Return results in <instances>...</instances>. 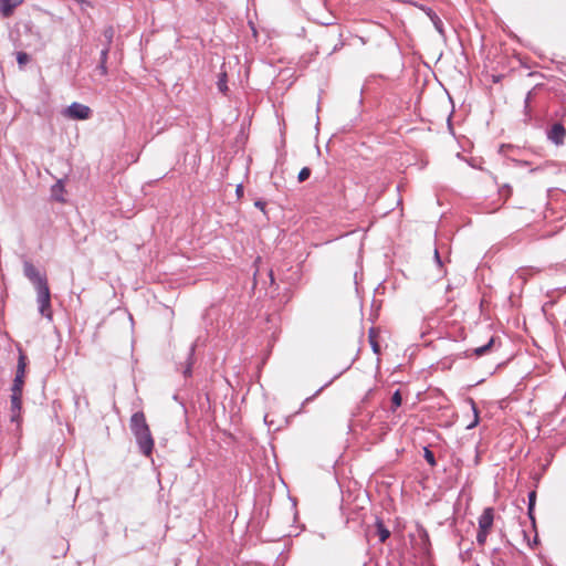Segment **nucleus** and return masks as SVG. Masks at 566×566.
<instances>
[{"label":"nucleus","mask_w":566,"mask_h":566,"mask_svg":"<svg viewBox=\"0 0 566 566\" xmlns=\"http://www.w3.org/2000/svg\"><path fill=\"white\" fill-rule=\"evenodd\" d=\"M63 116L70 119L85 120L92 116V109L86 105L74 102L63 111Z\"/></svg>","instance_id":"obj_3"},{"label":"nucleus","mask_w":566,"mask_h":566,"mask_svg":"<svg viewBox=\"0 0 566 566\" xmlns=\"http://www.w3.org/2000/svg\"><path fill=\"white\" fill-rule=\"evenodd\" d=\"M243 192H244L243 186L242 185H238L237 189H235V193H237L238 198L243 197Z\"/></svg>","instance_id":"obj_24"},{"label":"nucleus","mask_w":566,"mask_h":566,"mask_svg":"<svg viewBox=\"0 0 566 566\" xmlns=\"http://www.w3.org/2000/svg\"><path fill=\"white\" fill-rule=\"evenodd\" d=\"M402 403V397L399 390L395 391L391 397V409L395 411Z\"/></svg>","instance_id":"obj_16"},{"label":"nucleus","mask_w":566,"mask_h":566,"mask_svg":"<svg viewBox=\"0 0 566 566\" xmlns=\"http://www.w3.org/2000/svg\"><path fill=\"white\" fill-rule=\"evenodd\" d=\"M105 63L106 62H101L99 69H101L102 74H106V72H107Z\"/></svg>","instance_id":"obj_27"},{"label":"nucleus","mask_w":566,"mask_h":566,"mask_svg":"<svg viewBox=\"0 0 566 566\" xmlns=\"http://www.w3.org/2000/svg\"><path fill=\"white\" fill-rule=\"evenodd\" d=\"M140 451L146 455L150 457L154 449V439L150 433V429L144 432L135 434Z\"/></svg>","instance_id":"obj_7"},{"label":"nucleus","mask_w":566,"mask_h":566,"mask_svg":"<svg viewBox=\"0 0 566 566\" xmlns=\"http://www.w3.org/2000/svg\"><path fill=\"white\" fill-rule=\"evenodd\" d=\"M427 14L430 18V20L432 21L436 29L441 33L442 32V21L437 15V13L434 11H432L431 9H428Z\"/></svg>","instance_id":"obj_14"},{"label":"nucleus","mask_w":566,"mask_h":566,"mask_svg":"<svg viewBox=\"0 0 566 566\" xmlns=\"http://www.w3.org/2000/svg\"><path fill=\"white\" fill-rule=\"evenodd\" d=\"M423 455H424V459L426 461L431 465V467H434L436 465V459H434V454L431 450H429L428 448H424L423 449Z\"/></svg>","instance_id":"obj_18"},{"label":"nucleus","mask_w":566,"mask_h":566,"mask_svg":"<svg viewBox=\"0 0 566 566\" xmlns=\"http://www.w3.org/2000/svg\"><path fill=\"white\" fill-rule=\"evenodd\" d=\"M493 343H494V339L491 338L486 345L474 348L473 349L474 355L475 356L484 355L492 347Z\"/></svg>","instance_id":"obj_15"},{"label":"nucleus","mask_w":566,"mask_h":566,"mask_svg":"<svg viewBox=\"0 0 566 566\" xmlns=\"http://www.w3.org/2000/svg\"><path fill=\"white\" fill-rule=\"evenodd\" d=\"M30 57L25 52H18L17 61L20 66H24L29 62Z\"/></svg>","instance_id":"obj_20"},{"label":"nucleus","mask_w":566,"mask_h":566,"mask_svg":"<svg viewBox=\"0 0 566 566\" xmlns=\"http://www.w3.org/2000/svg\"><path fill=\"white\" fill-rule=\"evenodd\" d=\"M565 137L566 129L559 123H555L548 130V138L556 145H562L564 143Z\"/></svg>","instance_id":"obj_9"},{"label":"nucleus","mask_w":566,"mask_h":566,"mask_svg":"<svg viewBox=\"0 0 566 566\" xmlns=\"http://www.w3.org/2000/svg\"><path fill=\"white\" fill-rule=\"evenodd\" d=\"M378 337H379V331L375 327H371L368 332V340L373 348V352L377 355L380 354V345L378 342Z\"/></svg>","instance_id":"obj_11"},{"label":"nucleus","mask_w":566,"mask_h":566,"mask_svg":"<svg viewBox=\"0 0 566 566\" xmlns=\"http://www.w3.org/2000/svg\"><path fill=\"white\" fill-rule=\"evenodd\" d=\"M254 206L259 208L261 211L265 212L266 202L263 200H256Z\"/></svg>","instance_id":"obj_23"},{"label":"nucleus","mask_w":566,"mask_h":566,"mask_svg":"<svg viewBox=\"0 0 566 566\" xmlns=\"http://www.w3.org/2000/svg\"><path fill=\"white\" fill-rule=\"evenodd\" d=\"M495 511L493 507H486L479 516V530L476 534V542L480 546L486 543V538L492 531L494 523Z\"/></svg>","instance_id":"obj_1"},{"label":"nucleus","mask_w":566,"mask_h":566,"mask_svg":"<svg viewBox=\"0 0 566 566\" xmlns=\"http://www.w3.org/2000/svg\"><path fill=\"white\" fill-rule=\"evenodd\" d=\"M427 14L430 18V20L432 21L436 29L441 33L442 32V21L437 15V13L434 11H432L431 9H428Z\"/></svg>","instance_id":"obj_13"},{"label":"nucleus","mask_w":566,"mask_h":566,"mask_svg":"<svg viewBox=\"0 0 566 566\" xmlns=\"http://www.w3.org/2000/svg\"><path fill=\"white\" fill-rule=\"evenodd\" d=\"M376 533L379 537L380 543H385L390 536V531L385 526L384 522L380 520H377L376 522Z\"/></svg>","instance_id":"obj_12"},{"label":"nucleus","mask_w":566,"mask_h":566,"mask_svg":"<svg viewBox=\"0 0 566 566\" xmlns=\"http://www.w3.org/2000/svg\"><path fill=\"white\" fill-rule=\"evenodd\" d=\"M22 395L23 390L11 389L10 395V420L17 423L20 429L22 422Z\"/></svg>","instance_id":"obj_2"},{"label":"nucleus","mask_w":566,"mask_h":566,"mask_svg":"<svg viewBox=\"0 0 566 566\" xmlns=\"http://www.w3.org/2000/svg\"><path fill=\"white\" fill-rule=\"evenodd\" d=\"M107 53H108V49H105L102 51V54H101L102 62H106Z\"/></svg>","instance_id":"obj_25"},{"label":"nucleus","mask_w":566,"mask_h":566,"mask_svg":"<svg viewBox=\"0 0 566 566\" xmlns=\"http://www.w3.org/2000/svg\"><path fill=\"white\" fill-rule=\"evenodd\" d=\"M535 497H536V493L534 491L531 492L530 495H528V499H530L528 514H530L531 518H533L532 512H533V506H534Z\"/></svg>","instance_id":"obj_21"},{"label":"nucleus","mask_w":566,"mask_h":566,"mask_svg":"<svg viewBox=\"0 0 566 566\" xmlns=\"http://www.w3.org/2000/svg\"><path fill=\"white\" fill-rule=\"evenodd\" d=\"M25 374H27V356L23 353H20L18 359V366L15 376L11 386V389L14 390H23L25 384Z\"/></svg>","instance_id":"obj_5"},{"label":"nucleus","mask_w":566,"mask_h":566,"mask_svg":"<svg viewBox=\"0 0 566 566\" xmlns=\"http://www.w3.org/2000/svg\"><path fill=\"white\" fill-rule=\"evenodd\" d=\"M38 292V303L39 311L42 316L52 319V310H51V293L49 285H42V287L36 289Z\"/></svg>","instance_id":"obj_4"},{"label":"nucleus","mask_w":566,"mask_h":566,"mask_svg":"<svg viewBox=\"0 0 566 566\" xmlns=\"http://www.w3.org/2000/svg\"><path fill=\"white\" fill-rule=\"evenodd\" d=\"M310 176H311V169L308 167H304L298 172L297 179L300 182H303V181L307 180L310 178Z\"/></svg>","instance_id":"obj_19"},{"label":"nucleus","mask_w":566,"mask_h":566,"mask_svg":"<svg viewBox=\"0 0 566 566\" xmlns=\"http://www.w3.org/2000/svg\"><path fill=\"white\" fill-rule=\"evenodd\" d=\"M24 275L32 282L35 290L42 287V285H48V281L44 275H42L38 269L30 262H25L23 265Z\"/></svg>","instance_id":"obj_6"},{"label":"nucleus","mask_w":566,"mask_h":566,"mask_svg":"<svg viewBox=\"0 0 566 566\" xmlns=\"http://www.w3.org/2000/svg\"><path fill=\"white\" fill-rule=\"evenodd\" d=\"M104 35H105V38L107 39V41H108V42H111V41H112V39H113V35H114V30H113V28H108V29H106V30H105V32H104Z\"/></svg>","instance_id":"obj_22"},{"label":"nucleus","mask_w":566,"mask_h":566,"mask_svg":"<svg viewBox=\"0 0 566 566\" xmlns=\"http://www.w3.org/2000/svg\"><path fill=\"white\" fill-rule=\"evenodd\" d=\"M218 88L223 94H226L228 92L227 73H224V72L219 75Z\"/></svg>","instance_id":"obj_17"},{"label":"nucleus","mask_w":566,"mask_h":566,"mask_svg":"<svg viewBox=\"0 0 566 566\" xmlns=\"http://www.w3.org/2000/svg\"><path fill=\"white\" fill-rule=\"evenodd\" d=\"M130 429L134 434L149 430L144 412H135L130 418Z\"/></svg>","instance_id":"obj_8"},{"label":"nucleus","mask_w":566,"mask_h":566,"mask_svg":"<svg viewBox=\"0 0 566 566\" xmlns=\"http://www.w3.org/2000/svg\"><path fill=\"white\" fill-rule=\"evenodd\" d=\"M23 0H0V12L3 18H9L13 14L14 9L20 6Z\"/></svg>","instance_id":"obj_10"},{"label":"nucleus","mask_w":566,"mask_h":566,"mask_svg":"<svg viewBox=\"0 0 566 566\" xmlns=\"http://www.w3.org/2000/svg\"><path fill=\"white\" fill-rule=\"evenodd\" d=\"M473 409H474V413H475V420H474V422H473L472 424H470V426H469V428L474 427L475 424H478V421H479V418H478V411H476V409H475V407H474V406H473Z\"/></svg>","instance_id":"obj_26"}]
</instances>
